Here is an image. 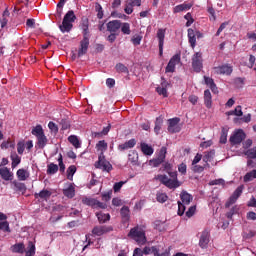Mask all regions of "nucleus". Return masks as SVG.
<instances>
[{
  "instance_id": "obj_41",
  "label": "nucleus",
  "mask_w": 256,
  "mask_h": 256,
  "mask_svg": "<svg viewBox=\"0 0 256 256\" xmlns=\"http://www.w3.org/2000/svg\"><path fill=\"white\" fill-rule=\"evenodd\" d=\"M120 29L123 35H129L131 33V24L128 22L121 23Z\"/></svg>"
},
{
  "instance_id": "obj_37",
  "label": "nucleus",
  "mask_w": 256,
  "mask_h": 256,
  "mask_svg": "<svg viewBox=\"0 0 256 256\" xmlns=\"http://www.w3.org/2000/svg\"><path fill=\"white\" fill-rule=\"evenodd\" d=\"M66 173H67V179L69 181H73V175L77 173V166L76 165L69 166Z\"/></svg>"
},
{
  "instance_id": "obj_19",
  "label": "nucleus",
  "mask_w": 256,
  "mask_h": 256,
  "mask_svg": "<svg viewBox=\"0 0 256 256\" xmlns=\"http://www.w3.org/2000/svg\"><path fill=\"white\" fill-rule=\"evenodd\" d=\"M204 105L207 109L213 107V96L211 95V90L207 89L204 91Z\"/></svg>"
},
{
  "instance_id": "obj_48",
  "label": "nucleus",
  "mask_w": 256,
  "mask_h": 256,
  "mask_svg": "<svg viewBox=\"0 0 256 256\" xmlns=\"http://www.w3.org/2000/svg\"><path fill=\"white\" fill-rule=\"evenodd\" d=\"M120 215L124 221L129 219V208L127 206H123L120 210Z\"/></svg>"
},
{
  "instance_id": "obj_34",
  "label": "nucleus",
  "mask_w": 256,
  "mask_h": 256,
  "mask_svg": "<svg viewBox=\"0 0 256 256\" xmlns=\"http://www.w3.org/2000/svg\"><path fill=\"white\" fill-rule=\"evenodd\" d=\"M128 160L130 163H132V165H137V163H139V154L137 151L133 150L131 153H129Z\"/></svg>"
},
{
  "instance_id": "obj_23",
  "label": "nucleus",
  "mask_w": 256,
  "mask_h": 256,
  "mask_svg": "<svg viewBox=\"0 0 256 256\" xmlns=\"http://www.w3.org/2000/svg\"><path fill=\"white\" fill-rule=\"evenodd\" d=\"M51 195H52L51 191L44 189L39 193H35L34 197L35 199H43L44 201H47V199H50Z\"/></svg>"
},
{
  "instance_id": "obj_2",
  "label": "nucleus",
  "mask_w": 256,
  "mask_h": 256,
  "mask_svg": "<svg viewBox=\"0 0 256 256\" xmlns=\"http://www.w3.org/2000/svg\"><path fill=\"white\" fill-rule=\"evenodd\" d=\"M169 177L167 175H157L156 179L162 183V185H165L168 189H177L178 187H181V182H179V179H177V171H171L168 172Z\"/></svg>"
},
{
  "instance_id": "obj_33",
  "label": "nucleus",
  "mask_w": 256,
  "mask_h": 256,
  "mask_svg": "<svg viewBox=\"0 0 256 256\" xmlns=\"http://www.w3.org/2000/svg\"><path fill=\"white\" fill-rule=\"evenodd\" d=\"M107 142H105V140H100L97 144H96V149L97 151H101L100 156H105V151H107Z\"/></svg>"
},
{
  "instance_id": "obj_52",
  "label": "nucleus",
  "mask_w": 256,
  "mask_h": 256,
  "mask_svg": "<svg viewBox=\"0 0 256 256\" xmlns=\"http://www.w3.org/2000/svg\"><path fill=\"white\" fill-rule=\"evenodd\" d=\"M227 133H228V130L225 128H222L221 136H220V143L222 145H225V143H227Z\"/></svg>"
},
{
  "instance_id": "obj_4",
  "label": "nucleus",
  "mask_w": 256,
  "mask_h": 256,
  "mask_svg": "<svg viewBox=\"0 0 256 256\" xmlns=\"http://www.w3.org/2000/svg\"><path fill=\"white\" fill-rule=\"evenodd\" d=\"M128 237H131L138 245H145L147 243V236H145V230L139 226H136L130 230Z\"/></svg>"
},
{
  "instance_id": "obj_18",
  "label": "nucleus",
  "mask_w": 256,
  "mask_h": 256,
  "mask_svg": "<svg viewBox=\"0 0 256 256\" xmlns=\"http://www.w3.org/2000/svg\"><path fill=\"white\" fill-rule=\"evenodd\" d=\"M135 145H137V140H135V138H132V139L128 140L127 142L118 145V150L119 151H127V149H133V147H135Z\"/></svg>"
},
{
  "instance_id": "obj_29",
  "label": "nucleus",
  "mask_w": 256,
  "mask_h": 256,
  "mask_svg": "<svg viewBox=\"0 0 256 256\" xmlns=\"http://www.w3.org/2000/svg\"><path fill=\"white\" fill-rule=\"evenodd\" d=\"M11 183L13 185L14 191H27V186H25V183L19 182L17 180L12 181Z\"/></svg>"
},
{
  "instance_id": "obj_28",
  "label": "nucleus",
  "mask_w": 256,
  "mask_h": 256,
  "mask_svg": "<svg viewBox=\"0 0 256 256\" xmlns=\"http://www.w3.org/2000/svg\"><path fill=\"white\" fill-rule=\"evenodd\" d=\"M63 195L68 197V199H73V197H75V186L70 184L68 188L63 190Z\"/></svg>"
},
{
  "instance_id": "obj_10",
  "label": "nucleus",
  "mask_w": 256,
  "mask_h": 256,
  "mask_svg": "<svg viewBox=\"0 0 256 256\" xmlns=\"http://www.w3.org/2000/svg\"><path fill=\"white\" fill-rule=\"evenodd\" d=\"M215 75H231L233 73V66L231 64H224L213 68Z\"/></svg>"
},
{
  "instance_id": "obj_57",
  "label": "nucleus",
  "mask_w": 256,
  "mask_h": 256,
  "mask_svg": "<svg viewBox=\"0 0 256 256\" xmlns=\"http://www.w3.org/2000/svg\"><path fill=\"white\" fill-rule=\"evenodd\" d=\"M185 205L186 204H183V203H181V201H178V215L181 217V216H183L184 215V213H185Z\"/></svg>"
},
{
  "instance_id": "obj_11",
  "label": "nucleus",
  "mask_w": 256,
  "mask_h": 256,
  "mask_svg": "<svg viewBox=\"0 0 256 256\" xmlns=\"http://www.w3.org/2000/svg\"><path fill=\"white\" fill-rule=\"evenodd\" d=\"M181 63V55L176 54L174 55L168 62L166 66V73H175V67Z\"/></svg>"
},
{
  "instance_id": "obj_39",
  "label": "nucleus",
  "mask_w": 256,
  "mask_h": 256,
  "mask_svg": "<svg viewBox=\"0 0 256 256\" xmlns=\"http://www.w3.org/2000/svg\"><path fill=\"white\" fill-rule=\"evenodd\" d=\"M161 127H163V118L157 117L155 121V127H154V132L156 135H159L161 131Z\"/></svg>"
},
{
  "instance_id": "obj_25",
  "label": "nucleus",
  "mask_w": 256,
  "mask_h": 256,
  "mask_svg": "<svg viewBox=\"0 0 256 256\" xmlns=\"http://www.w3.org/2000/svg\"><path fill=\"white\" fill-rule=\"evenodd\" d=\"M188 41L192 49H195V45H197V38L195 37V30L192 28L188 29Z\"/></svg>"
},
{
  "instance_id": "obj_47",
  "label": "nucleus",
  "mask_w": 256,
  "mask_h": 256,
  "mask_svg": "<svg viewBox=\"0 0 256 256\" xmlns=\"http://www.w3.org/2000/svg\"><path fill=\"white\" fill-rule=\"evenodd\" d=\"M141 41H143V36L136 34L131 38V43L137 47L138 45H141Z\"/></svg>"
},
{
  "instance_id": "obj_20",
  "label": "nucleus",
  "mask_w": 256,
  "mask_h": 256,
  "mask_svg": "<svg viewBox=\"0 0 256 256\" xmlns=\"http://www.w3.org/2000/svg\"><path fill=\"white\" fill-rule=\"evenodd\" d=\"M0 176L4 181H13V173L7 167L0 168Z\"/></svg>"
},
{
  "instance_id": "obj_38",
  "label": "nucleus",
  "mask_w": 256,
  "mask_h": 256,
  "mask_svg": "<svg viewBox=\"0 0 256 256\" xmlns=\"http://www.w3.org/2000/svg\"><path fill=\"white\" fill-rule=\"evenodd\" d=\"M68 141L75 147V149H79L81 147V142H79V138L75 135L69 136Z\"/></svg>"
},
{
  "instance_id": "obj_26",
  "label": "nucleus",
  "mask_w": 256,
  "mask_h": 256,
  "mask_svg": "<svg viewBox=\"0 0 256 256\" xmlns=\"http://www.w3.org/2000/svg\"><path fill=\"white\" fill-rule=\"evenodd\" d=\"M180 199H181V203L183 205H189L191 203V201H193V196H191V194L183 191L180 194Z\"/></svg>"
},
{
  "instance_id": "obj_51",
  "label": "nucleus",
  "mask_w": 256,
  "mask_h": 256,
  "mask_svg": "<svg viewBox=\"0 0 256 256\" xmlns=\"http://www.w3.org/2000/svg\"><path fill=\"white\" fill-rule=\"evenodd\" d=\"M168 199H169V196H167V194L165 193L156 194V201H158V203H165Z\"/></svg>"
},
{
  "instance_id": "obj_16",
  "label": "nucleus",
  "mask_w": 256,
  "mask_h": 256,
  "mask_svg": "<svg viewBox=\"0 0 256 256\" xmlns=\"http://www.w3.org/2000/svg\"><path fill=\"white\" fill-rule=\"evenodd\" d=\"M109 33H117L121 29V20H112L106 24Z\"/></svg>"
},
{
  "instance_id": "obj_9",
  "label": "nucleus",
  "mask_w": 256,
  "mask_h": 256,
  "mask_svg": "<svg viewBox=\"0 0 256 256\" xmlns=\"http://www.w3.org/2000/svg\"><path fill=\"white\" fill-rule=\"evenodd\" d=\"M167 157V147L163 146L158 154V157L156 159L150 160V165L152 167H159L161 163H165V158Z\"/></svg>"
},
{
  "instance_id": "obj_62",
  "label": "nucleus",
  "mask_w": 256,
  "mask_h": 256,
  "mask_svg": "<svg viewBox=\"0 0 256 256\" xmlns=\"http://www.w3.org/2000/svg\"><path fill=\"white\" fill-rule=\"evenodd\" d=\"M197 210L196 206H191L188 211L186 212V217H193L195 215V211Z\"/></svg>"
},
{
  "instance_id": "obj_22",
  "label": "nucleus",
  "mask_w": 256,
  "mask_h": 256,
  "mask_svg": "<svg viewBox=\"0 0 256 256\" xmlns=\"http://www.w3.org/2000/svg\"><path fill=\"white\" fill-rule=\"evenodd\" d=\"M214 157H215V150H211L209 152L204 153V156L202 159L205 163V167H210L209 163L213 161Z\"/></svg>"
},
{
  "instance_id": "obj_5",
  "label": "nucleus",
  "mask_w": 256,
  "mask_h": 256,
  "mask_svg": "<svg viewBox=\"0 0 256 256\" xmlns=\"http://www.w3.org/2000/svg\"><path fill=\"white\" fill-rule=\"evenodd\" d=\"M192 69L196 73H201V69H203V53L202 52H196L192 56Z\"/></svg>"
},
{
  "instance_id": "obj_36",
  "label": "nucleus",
  "mask_w": 256,
  "mask_h": 256,
  "mask_svg": "<svg viewBox=\"0 0 256 256\" xmlns=\"http://www.w3.org/2000/svg\"><path fill=\"white\" fill-rule=\"evenodd\" d=\"M32 135H34V137L36 138L41 137L42 135H45V132L43 131V126H41L40 124L36 125L32 129Z\"/></svg>"
},
{
  "instance_id": "obj_54",
  "label": "nucleus",
  "mask_w": 256,
  "mask_h": 256,
  "mask_svg": "<svg viewBox=\"0 0 256 256\" xmlns=\"http://www.w3.org/2000/svg\"><path fill=\"white\" fill-rule=\"evenodd\" d=\"M17 151L19 155H23L25 152V142L20 141L17 143Z\"/></svg>"
},
{
  "instance_id": "obj_55",
  "label": "nucleus",
  "mask_w": 256,
  "mask_h": 256,
  "mask_svg": "<svg viewBox=\"0 0 256 256\" xmlns=\"http://www.w3.org/2000/svg\"><path fill=\"white\" fill-rule=\"evenodd\" d=\"M125 185V181L116 182L113 186L114 193H119L121 191V188Z\"/></svg>"
},
{
  "instance_id": "obj_14",
  "label": "nucleus",
  "mask_w": 256,
  "mask_h": 256,
  "mask_svg": "<svg viewBox=\"0 0 256 256\" xmlns=\"http://www.w3.org/2000/svg\"><path fill=\"white\" fill-rule=\"evenodd\" d=\"M165 33H166L165 29L159 28L156 34V37L158 39L160 57H163V45H165Z\"/></svg>"
},
{
  "instance_id": "obj_8",
  "label": "nucleus",
  "mask_w": 256,
  "mask_h": 256,
  "mask_svg": "<svg viewBox=\"0 0 256 256\" xmlns=\"http://www.w3.org/2000/svg\"><path fill=\"white\" fill-rule=\"evenodd\" d=\"M95 167L97 169H101L102 171H106L107 173L113 170V165H111V162L105 159V156L98 157V161L96 162Z\"/></svg>"
},
{
  "instance_id": "obj_56",
  "label": "nucleus",
  "mask_w": 256,
  "mask_h": 256,
  "mask_svg": "<svg viewBox=\"0 0 256 256\" xmlns=\"http://www.w3.org/2000/svg\"><path fill=\"white\" fill-rule=\"evenodd\" d=\"M205 167H207L205 164L204 166L195 164L193 165L192 171H194V173H203V171H205Z\"/></svg>"
},
{
  "instance_id": "obj_35",
  "label": "nucleus",
  "mask_w": 256,
  "mask_h": 256,
  "mask_svg": "<svg viewBox=\"0 0 256 256\" xmlns=\"http://www.w3.org/2000/svg\"><path fill=\"white\" fill-rule=\"evenodd\" d=\"M253 179H256V169L247 172L243 177L244 183H249L250 181H253Z\"/></svg>"
},
{
  "instance_id": "obj_30",
  "label": "nucleus",
  "mask_w": 256,
  "mask_h": 256,
  "mask_svg": "<svg viewBox=\"0 0 256 256\" xmlns=\"http://www.w3.org/2000/svg\"><path fill=\"white\" fill-rule=\"evenodd\" d=\"M16 175L19 181H27V179H29V172L23 168L17 170Z\"/></svg>"
},
{
  "instance_id": "obj_43",
  "label": "nucleus",
  "mask_w": 256,
  "mask_h": 256,
  "mask_svg": "<svg viewBox=\"0 0 256 256\" xmlns=\"http://www.w3.org/2000/svg\"><path fill=\"white\" fill-rule=\"evenodd\" d=\"M115 69H116L117 73L129 74V68H127V66H125L123 63L116 64Z\"/></svg>"
},
{
  "instance_id": "obj_24",
  "label": "nucleus",
  "mask_w": 256,
  "mask_h": 256,
  "mask_svg": "<svg viewBox=\"0 0 256 256\" xmlns=\"http://www.w3.org/2000/svg\"><path fill=\"white\" fill-rule=\"evenodd\" d=\"M204 81L205 84L208 85V87L211 89L212 93H219V90L217 89V85L215 84L213 78L204 76Z\"/></svg>"
},
{
  "instance_id": "obj_27",
  "label": "nucleus",
  "mask_w": 256,
  "mask_h": 256,
  "mask_svg": "<svg viewBox=\"0 0 256 256\" xmlns=\"http://www.w3.org/2000/svg\"><path fill=\"white\" fill-rule=\"evenodd\" d=\"M191 7H193V5L191 4H187V3L179 4L174 7L173 13H181L183 11H189Z\"/></svg>"
},
{
  "instance_id": "obj_7",
  "label": "nucleus",
  "mask_w": 256,
  "mask_h": 256,
  "mask_svg": "<svg viewBox=\"0 0 256 256\" xmlns=\"http://www.w3.org/2000/svg\"><path fill=\"white\" fill-rule=\"evenodd\" d=\"M245 137H247V135L245 134L243 129H238L230 136L229 141L231 145H240V143H243V141H245Z\"/></svg>"
},
{
  "instance_id": "obj_1",
  "label": "nucleus",
  "mask_w": 256,
  "mask_h": 256,
  "mask_svg": "<svg viewBox=\"0 0 256 256\" xmlns=\"http://www.w3.org/2000/svg\"><path fill=\"white\" fill-rule=\"evenodd\" d=\"M80 27L82 29L83 39L80 41L78 57H83V55H87V51H89V18L82 17Z\"/></svg>"
},
{
  "instance_id": "obj_12",
  "label": "nucleus",
  "mask_w": 256,
  "mask_h": 256,
  "mask_svg": "<svg viewBox=\"0 0 256 256\" xmlns=\"http://www.w3.org/2000/svg\"><path fill=\"white\" fill-rule=\"evenodd\" d=\"M181 118L175 117L168 120V133H179L181 131V126L179 122Z\"/></svg>"
},
{
  "instance_id": "obj_15",
  "label": "nucleus",
  "mask_w": 256,
  "mask_h": 256,
  "mask_svg": "<svg viewBox=\"0 0 256 256\" xmlns=\"http://www.w3.org/2000/svg\"><path fill=\"white\" fill-rule=\"evenodd\" d=\"M113 231V227L111 226H95L92 229L93 235H96L97 237H101V235H105V233H109Z\"/></svg>"
},
{
  "instance_id": "obj_42",
  "label": "nucleus",
  "mask_w": 256,
  "mask_h": 256,
  "mask_svg": "<svg viewBox=\"0 0 256 256\" xmlns=\"http://www.w3.org/2000/svg\"><path fill=\"white\" fill-rule=\"evenodd\" d=\"M96 201L97 199L95 198H87V197L82 198L83 205H88L89 207H93V209L95 208Z\"/></svg>"
},
{
  "instance_id": "obj_49",
  "label": "nucleus",
  "mask_w": 256,
  "mask_h": 256,
  "mask_svg": "<svg viewBox=\"0 0 256 256\" xmlns=\"http://www.w3.org/2000/svg\"><path fill=\"white\" fill-rule=\"evenodd\" d=\"M95 11L97 13L98 19H103V7L101 6V4H99V2L95 3Z\"/></svg>"
},
{
  "instance_id": "obj_63",
  "label": "nucleus",
  "mask_w": 256,
  "mask_h": 256,
  "mask_svg": "<svg viewBox=\"0 0 256 256\" xmlns=\"http://www.w3.org/2000/svg\"><path fill=\"white\" fill-rule=\"evenodd\" d=\"M246 218L248 219V221H256V213L250 211L247 213Z\"/></svg>"
},
{
  "instance_id": "obj_44",
  "label": "nucleus",
  "mask_w": 256,
  "mask_h": 256,
  "mask_svg": "<svg viewBox=\"0 0 256 256\" xmlns=\"http://www.w3.org/2000/svg\"><path fill=\"white\" fill-rule=\"evenodd\" d=\"M0 231L11 233V228L9 227V222H7V220H2V222H0Z\"/></svg>"
},
{
  "instance_id": "obj_53",
  "label": "nucleus",
  "mask_w": 256,
  "mask_h": 256,
  "mask_svg": "<svg viewBox=\"0 0 256 256\" xmlns=\"http://www.w3.org/2000/svg\"><path fill=\"white\" fill-rule=\"evenodd\" d=\"M58 163L60 173H65V164L63 163V155L61 154H59Z\"/></svg>"
},
{
  "instance_id": "obj_50",
  "label": "nucleus",
  "mask_w": 256,
  "mask_h": 256,
  "mask_svg": "<svg viewBox=\"0 0 256 256\" xmlns=\"http://www.w3.org/2000/svg\"><path fill=\"white\" fill-rule=\"evenodd\" d=\"M33 255H35V244L33 242H29L26 250V256H33Z\"/></svg>"
},
{
  "instance_id": "obj_6",
  "label": "nucleus",
  "mask_w": 256,
  "mask_h": 256,
  "mask_svg": "<svg viewBox=\"0 0 256 256\" xmlns=\"http://www.w3.org/2000/svg\"><path fill=\"white\" fill-rule=\"evenodd\" d=\"M245 187L243 185L238 186L236 190L233 192V194L229 197L228 201L225 203L226 209H229L231 205H235L237 203V199L243 195V189Z\"/></svg>"
},
{
  "instance_id": "obj_61",
  "label": "nucleus",
  "mask_w": 256,
  "mask_h": 256,
  "mask_svg": "<svg viewBox=\"0 0 256 256\" xmlns=\"http://www.w3.org/2000/svg\"><path fill=\"white\" fill-rule=\"evenodd\" d=\"M237 213V206L231 208V210L226 214L227 219H233V216Z\"/></svg>"
},
{
  "instance_id": "obj_3",
  "label": "nucleus",
  "mask_w": 256,
  "mask_h": 256,
  "mask_svg": "<svg viewBox=\"0 0 256 256\" xmlns=\"http://www.w3.org/2000/svg\"><path fill=\"white\" fill-rule=\"evenodd\" d=\"M77 20V16L73 10H69L62 20V24L59 25L61 33H71L73 29V23Z\"/></svg>"
},
{
  "instance_id": "obj_58",
  "label": "nucleus",
  "mask_w": 256,
  "mask_h": 256,
  "mask_svg": "<svg viewBox=\"0 0 256 256\" xmlns=\"http://www.w3.org/2000/svg\"><path fill=\"white\" fill-rule=\"evenodd\" d=\"M48 129H50L52 133H59V127H57V124H55L54 122L48 123Z\"/></svg>"
},
{
  "instance_id": "obj_46",
  "label": "nucleus",
  "mask_w": 256,
  "mask_h": 256,
  "mask_svg": "<svg viewBox=\"0 0 256 256\" xmlns=\"http://www.w3.org/2000/svg\"><path fill=\"white\" fill-rule=\"evenodd\" d=\"M12 251H13V253H24V251H25V245H24L23 243L15 244V245L12 247Z\"/></svg>"
},
{
  "instance_id": "obj_17",
  "label": "nucleus",
  "mask_w": 256,
  "mask_h": 256,
  "mask_svg": "<svg viewBox=\"0 0 256 256\" xmlns=\"http://www.w3.org/2000/svg\"><path fill=\"white\" fill-rule=\"evenodd\" d=\"M209 237H211L209 234V231L204 230L201 233L200 240H199V247H201V249H207L210 241Z\"/></svg>"
},
{
  "instance_id": "obj_40",
  "label": "nucleus",
  "mask_w": 256,
  "mask_h": 256,
  "mask_svg": "<svg viewBox=\"0 0 256 256\" xmlns=\"http://www.w3.org/2000/svg\"><path fill=\"white\" fill-rule=\"evenodd\" d=\"M57 171H59V166L55 163H50L47 166V174L48 175H55V173H57Z\"/></svg>"
},
{
  "instance_id": "obj_13",
  "label": "nucleus",
  "mask_w": 256,
  "mask_h": 256,
  "mask_svg": "<svg viewBox=\"0 0 256 256\" xmlns=\"http://www.w3.org/2000/svg\"><path fill=\"white\" fill-rule=\"evenodd\" d=\"M144 255H151L153 254L154 256H169L170 252L169 250H165L162 253H159V249L157 248V246H152V247H144L143 249Z\"/></svg>"
},
{
  "instance_id": "obj_21",
  "label": "nucleus",
  "mask_w": 256,
  "mask_h": 256,
  "mask_svg": "<svg viewBox=\"0 0 256 256\" xmlns=\"http://www.w3.org/2000/svg\"><path fill=\"white\" fill-rule=\"evenodd\" d=\"M140 149L143 155H146V156H151L153 155V153H155V150L153 149V147L145 142H141Z\"/></svg>"
},
{
  "instance_id": "obj_45",
  "label": "nucleus",
  "mask_w": 256,
  "mask_h": 256,
  "mask_svg": "<svg viewBox=\"0 0 256 256\" xmlns=\"http://www.w3.org/2000/svg\"><path fill=\"white\" fill-rule=\"evenodd\" d=\"M11 161H12V169H15L19 163H21V158L17 153L11 154Z\"/></svg>"
},
{
  "instance_id": "obj_60",
  "label": "nucleus",
  "mask_w": 256,
  "mask_h": 256,
  "mask_svg": "<svg viewBox=\"0 0 256 256\" xmlns=\"http://www.w3.org/2000/svg\"><path fill=\"white\" fill-rule=\"evenodd\" d=\"M156 91L158 95H163L164 97H168L167 88H162L161 86H159L156 88Z\"/></svg>"
},
{
  "instance_id": "obj_31",
  "label": "nucleus",
  "mask_w": 256,
  "mask_h": 256,
  "mask_svg": "<svg viewBox=\"0 0 256 256\" xmlns=\"http://www.w3.org/2000/svg\"><path fill=\"white\" fill-rule=\"evenodd\" d=\"M37 139V146L39 147V149H45V146L48 143V139L47 136H45V134H43L42 136H38Z\"/></svg>"
},
{
  "instance_id": "obj_32",
  "label": "nucleus",
  "mask_w": 256,
  "mask_h": 256,
  "mask_svg": "<svg viewBox=\"0 0 256 256\" xmlns=\"http://www.w3.org/2000/svg\"><path fill=\"white\" fill-rule=\"evenodd\" d=\"M96 217H97L99 223H107V221H109L111 219L110 214H105L103 212H97Z\"/></svg>"
},
{
  "instance_id": "obj_59",
  "label": "nucleus",
  "mask_w": 256,
  "mask_h": 256,
  "mask_svg": "<svg viewBox=\"0 0 256 256\" xmlns=\"http://www.w3.org/2000/svg\"><path fill=\"white\" fill-rule=\"evenodd\" d=\"M227 25H229V22H224L220 25V27L218 28V30L216 32V37H219L221 35V33H223V31L226 29Z\"/></svg>"
},
{
  "instance_id": "obj_64",
  "label": "nucleus",
  "mask_w": 256,
  "mask_h": 256,
  "mask_svg": "<svg viewBox=\"0 0 256 256\" xmlns=\"http://www.w3.org/2000/svg\"><path fill=\"white\" fill-rule=\"evenodd\" d=\"M247 207H255L256 208V198L252 196L247 203Z\"/></svg>"
}]
</instances>
